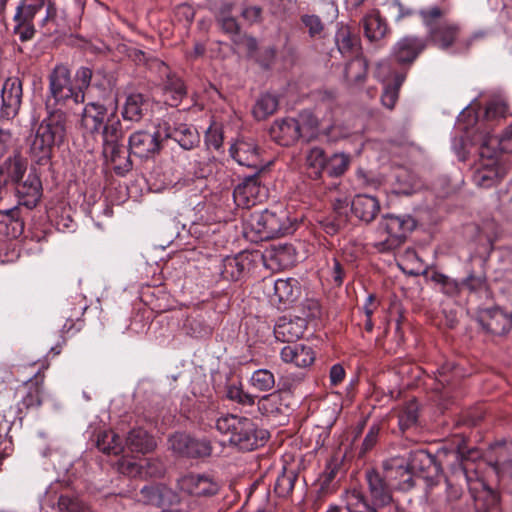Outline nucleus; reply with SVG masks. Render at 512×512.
Returning <instances> with one entry per match:
<instances>
[{
  "instance_id": "nucleus-40",
  "label": "nucleus",
  "mask_w": 512,
  "mask_h": 512,
  "mask_svg": "<svg viewBox=\"0 0 512 512\" xmlns=\"http://www.w3.org/2000/svg\"><path fill=\"white\" fill-rule=\"evenodd\" d=\"M27 163L24 158L15 154L13 157H9L3 164V170H5L7 176L6 179H10L13 182H19L25 172H26Z\"/></svg>"
},
{
  "instance_id": "nucleus-19",
  "label": "nucleus",
  "mask_w": 512,
  "mask_h": 512,
  "mask_svg": "<svg viewBox=\"0 0 512 512\" xmlns=\"http://www.w3.org/2000/svg\"><path fill=\"white\" fill-rule=\"evenodd\" d=\"M281 358L286 363L306 368L314 362L315 353L311 347L303 344L287 345L281 350Z\"/></svg>"
},
{
  "instance_id": "nucleus-62",
  "label": "nucleus",
  "mask_w": 512,
  "mask_h": 512,
  "mask_svg": "<svg viewBox=\"0 0 512 512\" xmlns=\"http://www.w3.org/2000/svg\"><path fill=\"white\" fill-rule=\"evenodd\" d=\"M91 78H92L91 69H89L87 67H80L77 70L76 75H75V79H76V83H77L76 89L78 91H80V93L84 94V90L86 88H88V86L90 85Z\"/></svg>"
},
{
  "instance_id": "nucleus-59",
  "label": "nucleus",
  "mask_w": 512,
  "mask_h": 512,
  "mask_svg": "<svg viewBox=\"0 0 512 512\" xmlns=\"http://www.w3.org/2000/svg\"><path fill=\"white\" fill-rule=\"evenodd\" d=\"M142 469V465H139L138 463L131 459L123 458L118 462L119 472L130 477L142 475Z\"/></svg>"
},
{
  "instance_id": "nucleus-27",
  "label": "nucleus",
  "mask_w": 512,
  "mask_h": 512,
  "mask_svg": "<svg viewBox=\"0 0 512 512\" xmlns=\"http://www.w3.org/2000/svg\"><path fill=\"white\" fill-rule=\"evenodd\" d=\"M250 265L249 256L240 253L236 256L226 257L222 262L221 276L228 281H237Z\"/></svg>"
},
{
  "instance_id": "nucleus-28",
  "label": "nucleus",
  "mask_w": 512,
  "mask_h": 512,
  "mask_svg": "<svg viewBox=\"0 0 512 512\" xmlns=\"http://www.w3.org/2000/svg\"><path fill=\"white\" fill-rule=\"evenodd\" d=\"M230 153L242 166L257 168L259 165L258 149L253 143L239 141L231 146Z\"/></svg>"
},
{
  "instance_id": "nucleus-21",
  "label": "nucleus",
  "mask_w": 512,
  "mask_h": 512,
  "mask_svg": "<svg viewBox=\"0 0 512 512\" xmlns=\"http://www.w3.org/2000/svg\"><path fill=\"white\" fill-rule=\"evenodd\" d=\"M471 498L473 499L475 512H487L497 503V495L488 488L483 481H475L469 484Z\"/></svg>"
},
{
  "instance_id": "nucleus-11",
  "label": "nucleus",
  "mask_w": 512,
  "mask_h": 512,
  "mask_svg": "<svg viewBox=\"0 0 512 512\" xmlns=\"http://www.w3.org/2000/svg\"><path fill=\"white\" fill-rule=\"evenodd\" d=\"M2 117L6 119L14 118L20 109L22 102V82L19 78H8L1 90Z\"/></svg>"
},
{
  "instance_id": "nucleus-60",
  "label": "nucleus",
  "mask_w": 512,
  "mask_h": 512,
  "mask_svg": "<svg viewBox=\"0 0 512 512\" xmlns=\"http://www.w3.org/2000/svg\"><path fill=\"white\" fill-rule=\"evenodd\" d=\"M396 74L397 73L394 72L389 61H381L376 66L375 77L379 81L385 83V85L388 83L390 79H392L393 82Z\"/></svg>"
},
{
  "instance_id": "nucleus-20",
  "label": "nucleus",
  "mask_w": 512,
  "mask_h": 512,
  "mask_svg": "<svg viewBox=\"0 0 512 512\" xmlns=\"http://www.w3.org/2000/svg\"><path fill=\"white\" fill-rule=\"evenodd\" d=\"M41 182L34 174H29L27 179L18 184L16 190L19 204L31 209L37 205L41 198Z\"/></svg>"
},
{
  "instance_id": "nucleus-23",
  "label": "nucleus",
  "mask_w": 512,
  "mask_h": 512,
  "mask_svg": "<svg viewBox=\"0 0 512 512\" xmlns=\"http://www.w3.org/2000/svg\"><path fill=\"white\" fill-rule=\"evenodd\" d=\"M125 446L133 453L146 454L155 449L156 441L145 429L137 427L128 432Z\"/></svg>"
},
{
  "instance_id": "nucleus-24",
  "label": "nucleus",
  "mask_w": 512,
  "mask_h": 512,
  "mask_svg": "<svg viewBox=\"0 0 512 512\" xmlns=\"http://www.w3.org/2000/svg\"><path fill=\"white\" fill-rule=\"evenodd\" d=\"M271 287L273 294L270 297L273 302L291 303L300 294L299 282L294 278L277 279L272 283Z\"/></svg>"
},
{
  "instance_id": "nucleus-54",
  "label": "nucleus",
  "mask_w": 512,
  "mask_h": 512,
  "mask_svg": "<svg viewBox=\"0 0 512 512\" xmlns=\"http://www.w3.org/2000/svg\"><path fill=\"white\" fill-rule=\"evenodd\" d=\"M59 506L66 512H90L89 507L79 498L67 495L60 496Z\"/></svg>"
},
{
  "instance_id": "nucleus-44",
  "label": "nucleus",
  "mask_w": 512,
  "mask_h": 512,
  "mask_svg": "<svg viewBox=\"0 0 512 512\" xmlns=\"http://www.w3.org/2000/svg\"><path fill=\"white\" fill-rule=\"evenodd\" d=\"M483 140H491L488 144V148H494L496 156L498 149L505 153H512V124L504 131L500 138H496L491 135H484L481 136L478 141Z\"/></svg>"
},
{
  "instance_id": "nucleus-39",
  "label": "nucleus",
  "mask_w": 512,
  "mask_h": 512,
  "mask_svg": "<svg viewBox=\"0 0 512 512\" xmlns=\"http://www.w3.org/2000/svg\"><path fill=\"white\" fill-rule=\"evenodd\" d=\"M367 72V63L364 58L354 56L347 63L344 76L349 83H360L364 80Z\"/></svg>"
},
{
  "instance_id": "nucleus-18",
  "label": "nucleus",
  "mask_w": 512,
  "mask_h": 512,
  "mask_svg": "<svg viewBox=\"0 0 512 512\" xmlns=\"http://www.w3.org/2000/svg\"><path fill=\"white\" fill-rule=\"evenodd\" d=\"M306 329V320L301 317L294 319L281 318L274 328V335L281 342H294L300 339Z\"/></svg>"
},
{
  "instance_id": "nucleus-45",
  "label": "nucleus",
  "mask_w": 512,
  "mask_h": 512,
  "mask_svg": "<svg viewBox=\"0 0 512 512\" xmlns=\"http://www.w3.org/2000/svg\"><path fill=\"white\" fill-rule=\"evenodd\" d=\"M250 384L258 391H269L275 385V377L268 369H258L251 375Z\"/></svg>"
},
{
  "instance_id": "nucleus-35",
  "label": "nucleus",
  "mask_w": 512,
  "mask_h": 512,
  "mask_svg": "<svg viewBox=\"0 0 512 512\" xmlns=\"http://www.w3.org/2000/svg\"><path fill=\"white\" fill-rule=\"evenodd\" d=\"M363 27L365 35L370 41L380 40L386 35L388 30L385 20L375 10L364 17Z\"/></svg>"
},
{
  "instance_id": "nucleus-46",
  "label": "nucleus",
  "mask_w": 512,
  "mask_h": 512,
  "mask_svg": "<svg viewBox=\"0 0 512 512\" xmlns=\"http://www.w3.org/2000/svg\"><path fill=\"white\" fill-rule=\"evenodd\" d=\"M405 76L403 74H396L393 83H387L384 86L383 93L381 96L382 104L392 109L398 99V91L402 83L404 82Z\"/></svg>"
},
{
  "instance_id": "nucleus-52",
  "label": "nucleus",
  "mask_w": 512,
  "mask_h": 512,
  "mask_svg": "<svg viewBox=\"0 0 512 512\" xmlns=\"http://www.w3.org/2000/svg\"><path fill=\"white\" fill-rule=\"evenodd\" d=\"M212 452L211 443L209 440L202 438V439H196L192 438L190 439L189 443V457L191 458H201V457H207L210 456Z\"/></svg>"
},
{
  "instance_id": "nucleus-6",
  "label": "nucleus",
  "mask_w": 512,
  "mask_h": 512,
  "mask_svg": "<svg viewBox=\"0 0 512 512\" xmlns=\"http://www.w3.org/2000/svg\"><path fill=\"white\" fill-rule=\"evenodd\" d=\"M164 140V133L161 127L152 131L139 130L129 137V150L134 156L141 159H150L161 150V143Z\"/></svg>"
},
{
  "instance_id": "nucleus-38",
  "label": "nucleus",
  "mask_w": 512,
  "mask_h": 512,
  "mask_svg": "<svg viewBox=\"0 0 512 512\" xmlns=\"http://www.w3.org/2000/svg\"><path fill=\"white\" fill-rule=\"evenodd\" d=\"M43 379L38 375H35L34 380H30L26 383V394L22 397L21 404L29 409V408H37L41 405V393H42V383Z\"/></svg>"
},
{
  "instance_id": "nucleus-10",
  "label": "nucleus",
  "mask_w": 512,
  "mask_h": 512,
  "mask_svg": "<svg viewBox=\"0 0 512 512\" xmlns=\"http://www.w3.org/2000/svg\"><path fill=\"white\" fill-rule=\"evenodd\" d=\"M267 195V190L261 186L257 175L246 177L238 184L233 192L234 202L238 207L249 208L261 202Z\"/></svg>"
},
{
  "instance_id": "nucleus-26",
  "label": "nucleus",
  "mask_w": 512,
  "mask_h": 512,
  "mask_svg": "<svg viewBox=\"0 0 512 512\" xmlns=\"http://www.w3.org/2000/svg\"><path fill=\"white\" fill-rule=\"evenodd\" d=\"M265 265L273 270H282L294 263V249L290 245L279 246L264 255Z\"/></svg>"
},
{
  "instance_id": "nucleus-12",
  "label": "nucleus",
  "mask_w": 512,
  "mask_h": 512,
  "mask_svg": "<svg viewBox=\"0 0 512 512\" xmlns=\"http://www.w3.org/2000/svg\"><path fill=\"white\" fill-rule=\"evenodd\" d=\"M111 109L99 102H89L85 105L80 126L84 134H99L106 120L110 117Z\"/></svg>"
},
{
  "instance_id": "nucleus-64",
  "label": "nucleus",
  "mask_w": 512,
  "mask_h": 512,
  "mask_svg": "<svg viewBox=\"0 0 512 512\" xmlns=\"http://www.w3.org/2000/svg\"><path fill=\"white\" fill-rule=\"evenodd\" d=\"M449 373H453L454 376H460L458 368L454 363H445L438 369L437 380L442 387H445L450 383V379L448 378Z\"/></svg>"
},
{
  "instance_id": "nucleus-55",
  "label": "nucleus",
  "mask_w": 512,
  "mask_h": 512,
  "mask_svg": "<svg viewBox=\"0 0 512 512\" xmlns=\"http://www.w3.org/2000/svg\"><path fill=\"white\" fill-rule=\"evenodd\" d=\"M16 25L14 27V34L19 37L22 42L31 40L35 34V28L31 21L22 19L14 20Z\"/></svg>"
},
{
  "instance_id": "nucleus-14",
  "label": "nucleus",
  "mask_w": 512,
  "mask_h": 512,
  "mask_svg": "<svg viewBox=\"0 0 512 512\" xmlns=\"http://www.w3.org/2000/svg\"><path fill=\"white\" fill-rule=\"evenodd\" d=\"M271 138L282 146H289L304 136L303 128L298 120L284 118L276 120L270 128Z\"/></svg>"
},
{
  "instance_id": "nucleus-63",
  "label": "nucleus",
  "mask_w": 512,
  "mask_h": 512,
  "mask_svg": "<svg viewBox=\"0 0 512 512\" xmlns=\"http://www.w3.org/2000/svg\"><path fill=\"white\" fill-rule=\"evenodd\" d=\"M379 431L380 428L377 424H374L369 428L362 443L361 454L366 453L375 446L378 441Z\"/></svg>"
},
{
  "instance_id": "nucleus-47",
  "label": "nucleus",
  "mask_w": 512,
  "mask_h": 512,
  "mask_svg": "<svg viewBox=\"0 0 512 512\" xmlns=\"http://www.w3.org/2000/svg\"><path fill=\"white\" fill-rule=\"evenodd\" d=\"M241 234L251 243L268 241L274 237V233L268 229V226H241Z\"/></svg>"
},
{
  "instance_id": "nucleus-8",
  "label": "nucleus",
  "mask_w": 512,
  "mask_h": 512,
  "mask_svg": "<svg viewBox=\"0 0 512 512\" xmlns=\"http://www.w3.org/2000/svg\"><path fill=\"white\" fill-rule=\"evenodd\" d=\"M382 466L384 476L394 487L406 490L414 486V479L405 457H391L383 461Z\"/></svg>"
},
{
  "instance_id": "nucleus-57",
  "label": "nucleus",
  "mask_w": 512,
  "mask_h": 512,
  "mask_svg": "<svg viewBox=\"0 0 512 512\" xmlns=\"http://www.w3.org/2000/svg\"><path fill=\"white\" fill-rule=\"evenodd\" d=\"M418 418L417 408L411 404L399 415V427L402 431L413 426Z\"/></svg>"
},
{
  "instance_id": "nucleus-56",
  "label": "nucleus",
  "mask_w": 512,
  "mask_h": 512,
  "mask_svg": "<svg viewBox=\"0 0 512 512\" xmlns=\"http://www.w3.org/2000/svg\"><path fill=\"white\" fill-rule=\"evenodd\" d=\"M507 112L506 104L503 100L496 99L488 103L485 110V117L488 120H494L500 117H504Z\"/></svg>"
},
{
  "instance_id": "nucleus-16",
  "label": "nucleus",
  "mask_w": 512,
  "mask_h": 512,
  "mask_svg": "<svg viewBox=\"0 0 512 512\" xmlns=\"http://www.w3.org/2000/svg\"><path fill=\"white\" fill-rule=\"evenodd\" d=\"M425 48V39L405 36L395 44L393 56L399 63H412Z\"/></svg>"
},
{
  "instance_id": "nucleus-32",
  "label": "nucleus",
  "mask_w": 512,
  "mask_h": 512,
  "mask_svg": "<svg viewBox=\"0 0 512 512\" xmlns=\"http://www.w3.org/2000/svg\"><path fill=\"white\" fill-rule=\"evenodd\" d=\"M379 209L377 199L372 196L357 197L352 203V211L355 216L366 223L376 219Z\"/></svg>"
},
{
  "instance_id": "nucleus-29",
  "label": "nucleus",
  "mask_w": 512,
  "mask_h": 512,
  "mask_svg": "<svg viewBox=\"0 0 512 512\" xmlns=\"http://www.w3.org/2000/svg\"><path fill=\"white\" fill-rule=\"evenodd\" d=\"M149 103L140 93H132L127 96L122 110V117L126 121L138 122L148 110Z\"/></svg>"
},
{
  "instance_id": "nucleus-30",
  "label": "nucleus",
  "mask_w": 512,
  "mask_h": 512,
  "mask_svg": "<svg viewBox=\"0 0 512 512\" xmlns=\"http://www.w3.org/2000/svg\"><path fill=\"white\" fill-rule=\"evenodd\" d=\"M345 510L339 506H330L326 512H377L370 507L363 493L358 489L346 491L344 495Z\"/></svg>"
},
{
  "instance_id": "nucleus-31",
  "label": "nucleus",
  "mask_w": 512,
  "mask_h": 512,
  "mask_svg": "<svg viewBox=\"0 0 512 512\" xmlns=\"http://www.w3.org/2000/svg\"><path fill=\"white\" fill-rule=\"evenodd\" d=\"M257 406L262 415L270 418L285 416L288 411V407L283 403L282 396L278 392L262 396L258 400Z\"/></svg>"
},
{
  "instance_id": "nucleus-43",
  "label": "nucleus",
  "mask_w": 512,
  "mask_h": 512,
  "mask_svg": "<svg viewBox=\"0 0 512 512\" xmlns=\"http://www.w3.org/2000/svg\"><path fill=\"white\" fill-rule=\"evenodd\" d=\"M166 102L170 106H177L186 94L184 83L179 78H169L164 90Z\"/></svg>"
},
{
  "instance_id": "nucleus-22",
  "label": "nucleus",
  "mask_w": 512,
  "mask_h": 512,
  "mask_svg": "<svg viewBox=\"0 0 512 512\" xmlns=\"http://www.w3.org/2000/svg\"><path fill=\"white\" fill-rule=\"evenodd\" d=\"M164 139L170 138L177 142L180 147L185 150H190L198 145L200 138L197 130L187 124H180L179 126L171 129L165 127L163 129Z\"/></svg>"
},
{
  "instance_id": "nucleus-5",
  "label": "nucleus",
  "mask_w": 512,
  "mask_h": 512,
  "mask_svg": "<svg viewBox=\"0 0 512 512\" xmlns=\"http://www.w3.org/2000/svg\"><path fill=\"white\" fill-rule=\"evenodd\" d=\"M491 140L478 141L481 161L473 172V183L482 188L493 186L501 177L497 166L495 150L488 148Z\"/></svg>"
},
{
  "instance_id": "nucleus-53",
  "label": "nucleus",
  "mask_w": 512,
  "mask_h": 512,
  "mask_svg": "<svg viewBox=\"0 0 512 512\" xmlns=\"http://www.w3.org/2000/svg\"><path fill=\"white\" fill-rule=\"evenodd\" d=\"M191 437L184 433L172 435L168 442L170 448L177 454L189 457V443Z\"/></svg>"
},
{
  "instance_id": "nucleus-37",
  "label": "nucleus",
  "mask_w": 512,
  "mask_h": 512,
  "mask_svg": "<svg viewBox=\"0 0 512 512\" xmlns=\"http://www.w3.org/2000/svg\"><path fill=\"white\" fill-rule=\"evenodd\" d=\"M278 105L279 100L276 95L264 93L255 102L253 116L257 120H264L276 112Z\"/></svg>"
},
{
  "instance_id": "nucleus-42",
  "label": "nucleus",
  "mask_w": 512,
  "mask_h": 512,
  "mask_svg": "<svg viewBox=\"0 0 512 512\" xmlns=\"http://www.w3.org/2000/svg\"><path fill=\"white\" fill-rule=\"evenodd\" d=\"M350 164V156L345 153H334L327 158L325 169L329 176L338 177L345 173Z\"/></svg>"
},
{
  "instance_id": "nucleus-7",
  "label": "nucleus",
  "mask_w": 512,
  "mask_h": 512,
  "mask_svg": "<svg viewBox=\"0 0 512 512\" xmlns=\"http://www.w3.org/2000/svg\"><path fill=\"white\" fill-rule=\"evenodd\" d=\"M179 490L189 496L211 497L220 490L219 483L210 475L190 473L177 480Z\"/></svg>"
},
{
  "instance_id": "nucleus-25",
  "label": "nucleus",
  "mask_w": 512,
  "mask_h": 512,
  "mask_svg": "<svg viewBox=\"0 0 512 512\" xmlns=\"http://www.w3.org/2000/svg\"><path fill=\"white\" fill-rule=\"evenodd\" d=\"M335 43L340 54L344 57L357 56L359 38L351 32L349 26L340 24L335 34Z\"/></svg>"
},
{
  "instance_id": "nucleus-1",
  "label": "nucleus",
  "mask_w": 512,
  "mask_h": 512,
  "mask_svg": "<svg viewBox=\"0 0 512 512\" xmlns=\"http://www.w3.org/2000/svg\"><path fill=\"white\" fill-rule=\"evenodd\" d=\"M218 432L228 436L231 445L242 451H252L263 446L268 438V432L247 417L226 414L215 422Z\"/></svg>"
},
{
  "instance_id": "nucleus-3",
  "label": "nucleus",
  "mask_w": 512,
  "mask_h": 512,
  "mask_svg": "<svg viewBox=\"0 0 512 512\" xmlns=\"http://www.w3.org/2000/svg\"><path fill=\"white\" fill-rule=\"evenodd\" d=\"M423 25L427 29L430 42L441 50L455 47L462 51V41L459 39L460 27L457 23L444 19L445 10L438 6L423 8L418 12Z\"/></svg>"
},
{
  "instance_id": "nucleus-17",
  "label": "nucleus",
  "mask_w": 512,
  "mask_h": 512,
  "mask_svg": "<svg viewBox=\"0 0 512 512\" xmlns=\"http://www.w3.org/2000/svg\"><path fill=\"white\" fill-rule=\"evenodd\" d=\"M407 461L413 478L416 475L430 478L439 472V466L435 458L425 450L420 449L410 452Z\"/></svg>"
},
{
  "instance_id": "nucleus-9",
  "label": "nucleus",
  "mask_w": 512,
  "mask_h": 512,
  "mask_svg": "<svg viewBox=\"0 0 512 512\" xmlns=\"http://www.w3.org/2000/svg\"><path fill=\"white\" fill-rule=\"evenodd\" d=\"M369 495L373 505L367 503L376 510V507H384L392 501L391 483L375 469H368L365 472ZM366 502H368L366 500Z\"/></svg>"
},
{
  "instance_id": "nucleus-36",
  "label": "nucleus",
  "mask_w": 512,
  "mask_h": 512,
  "mask_svg": "<svg viewBox=\"0 0 512 512\" xmlns=\"http://www.w3.org/2000/svg\"><path fill=\"white\" fill-rule=\"evenodd\" d=\"M96 446L101 452L107 455H119L124 450L120 437L112 430L99 432Z\"/></svg>"
},
{
  "instance_id": "nucleus-41",
  "label": "nucleus",
  "mask_w": 512,
  "mask_h": 512,
  "mask_svg": "<svg viewBox=\"0 0 512 512\" xmlns=\"http://www.w3.org/2000/svg\"><path fill=\"white\" fill-rule=\"evenodd\" d=\"M102 139L104 141H120L122 130L120 120L116 116V107L111 108L110 117L106 120L102 129Z\"/></svg>"
},
{
  "instance_id": "nucleus-33",
  "label": "nucleus",
  "mask_w": 512,
  "mask_h": 512,
  "mask_svg": "<svg viewBox=\"0 0 512 512\" xmlns=\"http://www.w3.org/2000/svg\"><path fill=\"white\" fill-rule=\"evenodd\" d=\"M125 147L120 141H104L102 154L106 162L114 164L116 170L121 169V160H125V164L122 167L123 170L128 171L131 169V162L125 156Z\"/></svg>"
},
{
  "instance_id": "nucleus-48",
  "label": "nucleus",
  "mask_w": 512,
  "mask_h": 512,
  "mask_svg": "<svg viewBox=\"0 0 512 512\" xmlns=\"http://www.w3.org/2000/svg\"><path fill=\"white\" fill-rule=\"evenodd\" d=\"M297 475L293 471H284L276 479L274 491L279 497H287L292 492Z\"/></svg>"
},
{
  "instance_id": "nucleus-2",
  "label": "nucleus",
  "mask_w": 512,
  "mask_h": 512,
  "mask_svg": "<svg viewBox=\"0 0 512 512\" xmlns=\"http://www.w3.org/2000/svg\"><path fill=\"white\" fill-rule=\"evenodd\" d=\"M67 130V114L61 109L50 111L36 130L30 147L31 153L39 162L48 160L53 147L64 142Z\"/></svg>"
},
{
  "instance_id": "nucleus-15",
  "label": "nucleus",
  "mask_w": 512,
  "mask_h": 512,
  "mask_svg": "<svg viewBox=\"0 0 512 512\" xmlns=\"http://www.w3.org/2000/svg\"><path fill=\"white\" fill-rule=\"evenodd\" d=\"M477 322L485 332L498 336L504 335L510 328L509 317L499 309L481 310Z\"/></svg>"
},
{
  "instance_id": "nucleus-4",
  "label": "nucleus",
  "mask_w": 512,
  "mask_h": 512,
  "mask_svg": "<svg viewBox=\"0 0 512 512\" xmlns=\"http://www.w3.org/2000/svg\"><path fill=\"white\" fill-rule=\"evenodd\" d=\"M51 100L55 105L65 107L84 102V94L74 87L70 71L64 65H57L49 75L47 108L50 107Z\"/></svg>"
},
{
  "instance_id": "nucleus-51",
  "label": "nucleus",
  "mask_w": 512,
  "mask_h": 512,
  "mask_svg": "<svg viewBox=\"0 0 512 512\" xmlns=\"http://www.w3.org/2000/svg\"><path fill=\"white\" fill-rule=\"evenodd\" d=\"M226 397L241 405H253L255 398L253 395L245 392L242 387L231 384L227 386Z\"/></svg>"
},
{
  "instance_id": "nucleus-13",
  "label": "nucleus",
  "mask_w": 512,
  "mask_h": 512,
  "mask_svg": "<svg viewBox=\"0 0 512 512\" xmlns=\"http://www.w3.org/2000/svg\"><path fill=\"white\" fill-rule=\"evenodd\" d=\"M137 501L157 508L178 503L177 495L164 485H146L140 489Z\"/></svg>"
},
{
  "instance_id": "nucleus-61",
  "label": "nucleus",
  "mask_w": 512,
  "mask_h": 512,
  "mask_svg": "<svg viewBox=\"0 0 512 512\" xmlns=\"http://www.w3.org/2000/svg\"><path fill=\"white\" fill-rule=\"evenodd\" d=\"M302 23L308 29L311 37L319 35L323 30V24L320 18L316 15H303Z\"/></svg>"
},
{
  "instance_id": "nucleus-49",
  "label": "nucleus",
  "mask_w": 512,
  "mask_h": 512,
  "mask_svg": "<svg viewBox=\"0 0 512 512\" xmlns=\"http://www.w3.org/2000/svg\"><path fill=\"white\" fill-rule=\"evenodd\" d=\"M307 165L314 170L315 177H319L325 169L327 157L320 147H313L306 156Z\"/></svg>"
},
{
  "instance_id": "nucleus-58",
  "label": "nucleus",
  "mask_w": 512,
  "mask_h": 512,
  "mask_svg": "<svg viewBox=\"0 0 512 512\" xmlns=\"http://www.w3.org/2000/svg\"><path fill=\"white\" fill-rule=\"evenodd\" d=\"M476 122L477 117L475 116L474 111L469 107L464 108L457 118L458 127L465 131L466 134H468L469 129L473 127Z\"/></svg>"
},
{
  "instance_id": "nucleus-34",
  "label": "nucleus",
  "mask_w": 512,
  "mask_h": 512,
  "mask_svg": "<svg viewBox=\"0 0 512 512\" xmlns=\"http://www.w3.org/2000/svg\"><path fill=\"white\" fill-rule=\"evenodd\" d=\"M411 231L412 228L405 229V226H385L383 229V236L385 237L379 242V249L388 251L398 248L405 242L408 232Z\"/></svg>"
},
{
  "instance_id": "nucleus-50",
  "label": "nucleus",
  "mask_w": 512,
  "mask_h": 512,
  "mask_svg": "<svg viewBox=\"0 0 512 512\" xmlns=\"http://www.w3.org/2000/svg\"><path fill=\"white\" fill-rule=\"evenodd\" d=\"M47 0H32L29 4H23L17 7L14 20L22 19L33 21L36 14L46 5Z\"/></svg>"
}]
</instances>
